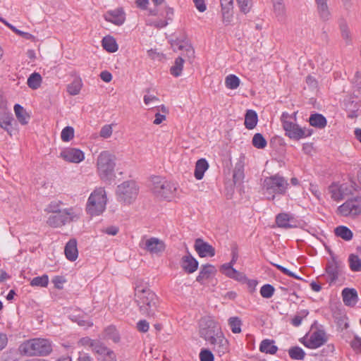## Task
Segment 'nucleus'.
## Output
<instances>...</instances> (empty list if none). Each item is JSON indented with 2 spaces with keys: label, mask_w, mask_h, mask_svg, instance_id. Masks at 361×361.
<instances>
[{
  "label": "nucleus",
  "mask_w": 361,
  "mask_h": 361,
  "mask_svg": "<svg viewBox=\"0 0 361 361\" xmlns=\"http://www.w3.org/2000/svg\"><path fill=\"white\" fill-rule=\"evenodd\" d=\"M200 336L213 345L217 353L224 354L228 350V341L218 324L210 317L202 318L200 322Z\"/></svg>",
  "instance_id": "f257e3e1"
},
{
  "label": "nucleus",
  "mask_w": 361,
  "mask_h": 361,
  "mask_svg": "<svg viewBox=\"0 0 361 361\" xmlns=\"http://www.w3.org/2000/svg\"><path fill=\"white\" fill-rule=\"evenodd\" d=\"M135 300L142 314L153 317L156 316L159 299L149 288L137 286L135 288Z\"/></svg>",
  "instance_id": "f03ea898"
},
{
  "label": "nucleus",
  "mask_w": 361,
  "mask_h": 361,
  "mask_svg": "<svg viewBox=\"0 0 361 361\" xmlns=\"http://www.w3.org/2000/svg\"><path fill=\"white\" fill-rule=\"evenodd\" d=\"M21 354L27 356H47L52 351L51 341L45 338H32L22 343L19 346Z\"/></svg>",
  "instance_id": "7ed1b4c3"
},
{
  "label": "nucleus",
  "mask_w": 361,
  "mask_h": 361,
  "mask_svg": "<svg viewBox=\"0 0 361 361\" xmlns=\"http://www.w3.org/2000/svg\"><path fill=\"white\" fill-rule=\"evenodd\" d=\"M288 183L287 180L279 174L267 177L263 182L262 190L269 200H274L276 195L286 193Z\"/></svg>",
  "instance_id": "20e7f679"
},
{
  "label": "nucleus",
  "mask_w": 361,
  "mask_h": 361,
  "mask_svg": "<svg viewBox=\"0 0 361 361\" xmlns=\"http://www.w3.org/2000/svg\"><path fill=\"white\" fill-rule=\"evenodd\" d=\"M292 118L294 119V121L296 120V113H294L293 115H289L288 113H283L281 116L282 126L286 136L290 139L299 140L301 138L312 135V130L300 128L298 124L290 121Z\"/></svg>",
  "instance_id": "39448f33"
},
{
  "label": "nucleus",
  "mask_w": 361,
  "mask_h": 361,
  "mask_svg": "<svg viewBox=\"0 0 361 361\" xmlns=\"http://www.w3.org/2000/svg\"><path fill=\"white\" fill-rule=\"evenodd\" d=\"M115 158L109 152L104 151L97 157V166L100 178L104 181L111 180L114 177Z\"/></svg>",
  "instance_id": "423d86ee"
},
{
  "label": "nucleus",
  "mask_w": 361,
  "mask_h": 361,
  "mask_svg": "<svg viewBox=\"0 0 361 361\" xmlns=\"http://www.w3.org/2000/svg\"><path fill=\"white\" fill-rule=\"evenodd\" d=\"M53 205L49 204L47 210L51 212L47 223L49 226L54 228L61 227L67 223L76 221L78 219L77 214L73 212V209H65L63 210L52 208Z\"/></svg>",
  "instance_id": "0eeeda50"
},
{
  "label": "nucleus",
  "mask_w": 361,
  "mask_h": 361,
  "mask_svg": "<svg viewBox=\"0 0 361 361\" xmlns=\"http://www.w3.org/2000/svg\"><path fill=\"white\" fill-rule=\"evenodd\" d=\"M139 188L133 180H126L118 185L116 188V195L117 200L125 204H130L137 198Z\"/></svg>",
  "instance_id": "6e6552de"
},
{
  "label": "nucleus",
  "mask_w": 361,
  "mask_h": 361,
  "mask_svg": "<svg viewBox=\"0 0 361 361\" xmlns=\"http://www.w3.org/2000/svg\"><path fill=\"white\" fill-rule=\"evenodd\" d=\"M106 195L104 188L95 189L89 197L87 203V211L90 215H99L102 214L106 204Z\"/></svg>",
  "instance_id": "1a4fd4ad"
},
{
  "label": "nucleus",
  "mask_w": 361,
  "mask_h": 361,
  "mask_svg": "<svg viewBox=\"0 0 361 361\" xmlns=\"http://www.w3.org/2000/svg\"><path fill=\"white\" fill-rule=\"evenodd\" d=\"M150 189L153 194L159 199H169L176 190L174 184L160 176L152 177Z\"/></svg>",
  "instance_id": "9d476101"
},
{
  "label": "nucleus",
  "mask_w": 361,
  "mask_h": 361,
  "mask_svg": "<svg viewBox=\"0 0 361 361\" xmlns=\"http://www.w3.org/2000/svg\"><path fill=\"white\" fill-rule=\"evenodd\" d=\"M140 247L151 255H159L166 249V244L164 240L156 238H142L140 242Z\"/></svg>",
  "instance_id": "9b49d317"
},
{
  "label": "nucleus",
  "mask_w": 361,
  "mask_h": 361,
  "mask_svg": "<svg viewBox=\"0 0 361 361\" xmlns=\"http://www.w3.org/2000/svg\"><path fill=\"white\" fill-rule=\"evenodd\" d=\"M327 340L328 336L325 331L317 329L310 335L309 338L304 337L300 342L308 348L316 349L326 343Z\"/></svg>",
  "instance_id": "f8f14e48"
},
{
  "label": "nucleus",
  "mask_w": 361,
  "mask_h": 361,
  "mask_svg": "<svg viewBox=\"0 0 361 361\" xmlns=\"http://www.w3.org/2000/svg\"><path fill=\"white\" fill-rule=\"evenodd\" d=\"M339 214L344 216H355L361 214V197L350 199L338 207Z\"/></svg>",
  "instance_id": "ddd939ff"
},
{
  "label": "nucleus",
  "mask_w": 361,
  "mask_h": 361,
  "mask_svg": "<svg viewBox=\"0 0 361 361\" xmlns=\"http://www.w3.org/2000/svg\"><path fill=\"white\" fill-rule=\"evenodd\" d=\"M92 351L97 356L98 360L116 361L115 353L99 340L97 341L95 345H92Z\"/></svg>",
  "instance_id": "4468645a"
},
{
  "label": "nucleus",
  "mask_w": 361,
  "mask_h": 361,
  "mask_svg": "<svg viewBox=\"0 0 361 361\" xmlns=\"http://www.w3.org/2000/svg\"><path fill=\"white\" fill-rule=\"evenodd\" d=\"M103 17L105 20L118 26L123 25L126 20V13L122 8L108 11Z\"/></svg>",
  "instance_id": "2eb2a0df"
},
{
  "label": "nucleus",
  "mask_w": 361,
  "mask_h": 361,
  "mask_svg": "<svg viewBox=\"0 0 361 361\" xmlns=\"http://www.w3.org/2000/svg\"><path fill=\"white\" fill-rule=\"evenodd\" d=\"M194 247L200 257H214L215 255V249L201 238L195 240Z\"/></svg>",
  "instance_id": "dca6fc26"
},
{
  "label": "nucleus",
  "mask_w": 361,
  "mask_h": 361,
  "mask_svg": "<svg viewBox=\"0 0 361 361\" xmlns=\"http://www.w3.org/2000/svg\"><path fill=\"white\" fill-rule=\"evenodd\" d=\"M61 157L71 163H80L85 159L84 153L76 148H67L61 152Z\"/></svg>",
  "instance_id": "f3484780"
},
{
  "label": "nucleus",
  "mask_w": 361,
  "mask_h": 361,
  "mask_svg": "<svg viewBox=\"0 0 361 361\" xmlns=\"http://www.w3.org/2000/svg\"><path fill=\"white\" fill-rule=\"evenodd\" d=\"M199 263L197 259L188 251L187 255L180 259L181 268L188 274L194 273L198 268Z\"/></svg>",
  "instance_id": "a211bd4d"
},
{
  "label": "nucleus",
  "mask_w": 361,
  "mask_h": 361,
  "mask_svg": "<svg viewBox=\"0 0 361 361\" xmlns=\"http://www.w3.org/2000/svg\"><path fill=\"white\" fill-rule=\"evenodd\" d=\"M221 271L226 276L234 279L240 282L247 281V278L243 273H241L233 267L231 264H224L221 268Z\"/></svg>",
  "instance_id": "6ab92c4d"
},
{
  "label": "nucleus",
  "mask_w": 361,
  "mask_h": 361,
  "mask_svg": "<svg viewBox=\"0 0 361 361\" xmlns=\"http://www.w3.org/2000/svg\"><path fill=\"white\" fill-rule=\"evenodd\" d=\"M341 294L343 301L347 306H354L358 300L357 293L355 288H345Z\"/></svg>",
  "instance_id": "aec40b11"
},
{
  "label": "nucleus",
  "mask_w": 361,
  "mask_h": 361,
  "mask_svg": "<svg viewBox=\"0 0 361 361\" xmlns=\"http://www.w3.org/2000/svg\"><path fill=\"white\" fill-rule=\"evenodd\" d=\"M342 268L341 263L333 259L329 262L326 267V273L330 277V282H334L337 280L341 269Z\"/></svg>",
  "instance_id": "412c9836"
},
{
  "label": "nucleus",
  "mask_w": 361,
  "mask_h": 361,
  "mask_svg": "<svg viewBox=\"0 0 361 361\" xmlns=\"http://www.w3.org/2000/svg\"><path fill=\"white\" fill-rule=\"evenodd\" d=\"M64 252L66 258L71 262L76 260L78 256L77 248V240L75 238L71 239L66 245Z\"/></svg>",
  "instance_id": "4be33fe9"
},
{
  "label": "nucleus",
  "mask_w": 361,
  "mask_h": 361,
  "mask_svg": "<svg viewBox=\"0 0 361 361\" xmlns=\"http://www.w3.org/2000/svg\"><path fill=\"white\" fill-rule=\"evenodd\" d=\"M317 10L320 19L323 21L329 20L331 14L327 4V0H315Z\"/></svg>",
  "instance_id": "5701e85b"
},
{
  "label": "nucleus",
  "mask_w": 361,
  "mask_h": 361,
  "mask_svg": "<svg viewBox=\"0 0 361 361\" xmlns=\"http://www.w3.org/2000/svg\"><path fill=\"white\" fill-rule=\"evenodd\" d=\"M258 116L255 111L249 109L246 111L245 116L244 125L248 130H252L255 128L257 124Z\"/></svg>",
  "instance_id": "b1692460"
},
{
  "label": "nucleus",
  "mask_w": 361,
  "mask_h": 361,
  "mask_svg": "<svg viewBox=\"0 0 361 361\" xmlns=\"http://www.w3.org/2000/svg\"><path fill=\"white\" fill-rule=\"evenodd\" d=\"M214 272H216V269L214 266L209 264L202 265L196 281L201 282L203 280L208 279Z\"/></svg>",
  "instance_id": "393cba45"
},
{
  "label": "nucleus",
  "mask_w": 361,
  "mask_h": 361,
  "mask_svg": "<svg viewBox=\"0 0 361 361\" xmlns=\"http://www.w3.org/2000/svg\"><path fill=\"white\" fill-rule=\"evenodd\" d=\"M102 45L106 51L110 53L116 52L118 48L116 39L110 35H107L102 39Z\"/></svg>",
  "instance_id": "a878e982"
},
{
  "label": "nucleus",
  "mask_w": 361,
  "mask_h": 361,
  "mask_svg": "<svg viewBox=\"0 0 361 361\" xmlns=\"http://www.w3.org/2000/svg\"><path fill=\"white\" fill-rule=\"evenodd\" d=\"M310 124L317 128H324L327 123L326 118L320 114H312L309 118Z\"/></svg>",
  "instance_id": "bb28decb"
},
{
  "label": "nucleus",
  "mask_w": 361,
  "mask_h": 361,
  "mask_svg": "<svg viewBox=\"0 0 361 361\" xmlns=\"http://www.w3.org/2000/svg\"><path fill=\"white\" fill-rule=\"evenodd\" d=\"M209 164L205 159H200L197 160L195 169V177L196 179L201 180L203 178L204 173L207 170Z\"/></svg>",
  "instance_id": "cd10ccee"
},
{
  "label": "nucleus",
  "mask_w": 361,
  "mask_h": 361,
  "mask_svg": "<svg viewBox=\"0 0 361 361\" xmlns=\"http://www.w3.org/2000/svg\"><path fill=\"white\" fill-rule=\"evenodd\" d=\"M14 111L18 121L21 124L25 125L28 123L30 116L27 114L21 105L16 104L14 106Z\"/></svg>",
  "instance_id": "c85d7f7f"
},
{
  "label": "nucleus",
  "mask_w": 361,
  "mask_h": 361,
  "mask_svg": "<svg viewBox=\"0 0 361 361\" xmlns=\"http://www.w3.org/2000/svg\"><path fill=\"white\" fill-rule=\"evenodd\" d=\"M82 87V82L80 78H77L72 82L68 85L67 92L69 94L75 96L80 93Z\"/></svg>",
  "instance_id": "c756f323"
},
{
  "label": "nucleus",
  "mask_w": 361,
  "mask_h": 361,
  "mask_svg": "<svg viewBox=\"0 0 361 361\" xmlns=\"http://www.w3.org/2000/svg\"><path fill=\"white\" fill-rule=\"evenodd\" d=\"M273 343L274 341H270L269 339L262 341L259 346L260 351L262 353L274 355L276 353L278 348Z\"/></svg>",
  "instance_id": "7c9ffc66"
},
{
  "label": "nucleus",
  "mask_w": 361,
  "mask_h": 361,
  "mask_svg": "<svg viewBox=\"0 0 361 361\" xmlns=\"http://www.w3.org/2000/svg\"><path fill=\"white\" fill-rule=\"evenodd\" d=\"M335 234L345 240H350L353 238V232L345 226H339L335 228Z\"/></svg>",
  "instance_id": "2f4dec72"
},
{
  "label": "nucleus",
  "mask_w": 361,
  "mask_h": 361,
  "mask_svg": "<svg viewBox=\"0 0 361 361\" xmlns=\"http://www.w3.org/2000/svg\"><path fill=\"white\" fill-rule=\"evenodd\" d=\"M274 12L279 20H282L286 16V6L283 1H277L273 2Z\"/></svg>",
  "instance_id": "473e14b6"
},
{
  "label": "nucleus",
  "mask_w": 361,
  "mask_h": 361,
  "mask_svg": "<svg viewBox=\"0 0 361 361\" xmlns=\"http://www.w3.org/2000/svg\"><path fill=\"white\" fill-rule=\"evenodd\" d=\"M42 78L38 73H32L27 78V84L32 90H37L41 85Z\"/></svg>",
  "instance_id": "72a5a7b5"
},
{
  "label": "nucleus",
  "mask_w": 361,
  "mask_h": 361,
  "mask_svg": "<svg viewBox=\"0 0 361 361\" xmlns=\"http://www.w3.org/2000/svg\"><path fill=\"white\" fill-rule=\"evenodd\" d=\"M221 14L224 23L228 25L233 18V6H231L227 3L226 5L224 3L223 6H221Z\"/></svg>",
  "instance_id": "f704fd0d"
},
{
  "label": "nucleus",
  "mask_w": 361,
  "mask_h": 361,
  "mask_svg": "<svg viewBox=\"0 0 361 361\" xmlns=\"http://www.w3.org/2000/svg\"><path fill=\"white\" fill-rule=\"evenodd\" d=\"M339 27L341 30L342 38L345 41L346 44H350L351 42V33L348 28V24L344 19L340 20Z\"/></svg>",
  "instance_id": "c9c22d12"
},
{
  "label": "nucleus",
  "mask_w": 361,
  "mask_h": 361,
  "mask_svg": "<svg viewBox=\"0 0 361 361\" xmlns=\"http://www.w3.org/2000/svg\"><path fill=\"white\" fill-rule=\"evenodd\" d=\"M350 269L355 272L361 271V259L358 255L350 254L348 257Z\"/></svg>",
  "instance_id": "e433bc0d"
},
{
  "label": "nucleus",
  "mask_w": 361,
  "mask_h": 361,
  "mask_svg": "<svg viewBox=\"0 0 361 361\" xmlns=\"http://www.w3.org/2000/svg\"><path fill=\"white\" fill-rule=\"evenodd\" d=\"M184 63V59L182 58V56L178 57L175 60L174 65L171 66L170 71L171 75H173L175 77H178L181 75Z\"/></svg>",
  "instance_id": "4c0bfd02"
},
{
  "label": "nucleus",
  "mask_w": 361,
  "mask_h": 361,
  "mask_svg": "<svg viewBox=\"0 0 361 361\" xmlns=\"http://www.w3.org/2000/svg\"><path fill=\"white\" fill-rule=\"evenodd\" d=\"M289 215L285 213L279 214L276 217V223L281 228H292L293 226L289 224Z\"/></svg>",
  "instance_id": "58836bf2"
},
{
  "label": "nucleus",
  "mask_w": 361,
  "mask_h": 361,
  "mask_svg": "<svg viewBox=\"0 0 361 361\" xmlns=\"http://www.w3.org/2000/svg\"><path fill=\"white\" fill-rule=\"evenodd\" d=\"M252 144L257 149H264L266 147L267 142L261 133H257L254 135L252 140Z\"/></svg>",
  "instance_id": "ea45409f"
},
{
  "label": "nucleus",
  "mask_w": 361,
  "mask_h": 361,
  "mask_svg": "<svg viewBox=\"0 0 361 361\" xmlns=\"http://www.w3.org/2000/svg\"><path fill=\"white\" fill-rule=\"evenodd\" d=\"M288 354H289V356L293 360H302L304 359V357L305 356V353L304 352V350L298 346H295V347L290 348L288 350Z\"/></svg>",
  "instance_id": "a19ab883"
},
{
  "label": "nucleus",
  "mask_w": 361,
  "mask_h": 361,
  "mask_svg": "<svg viewBox=\"0 0 361 361\" xmlns=\"http://www.w3.org/2000/svg\"><path fill=\"white\" fill-rule=\"evenodd\" d=\"M226 86L231 90H235L240 85V79L235 75L231 74L225 79Z\"/></svg>",
  "instance_id": "79ce46f5"
},
{
  "label": "nucleus",
  "mask_w": 361,
  "mask_h": 361,
  "mask_svg": "<svg viewBox=\"0 0 361 361\" xmlns=\"http://www.w3.org/2000/svg\"><path fill=\"white\" fill-rule=\"evenodd\" d=\"M228 324L231 331L234 334H239L241 332V320L237 317H231L228 319Z\"/></svg>",
  "instance_id": "37998d69"
},
{
  "label": "nucleus",
  "mask_w": 361,
  "mask_h": 361,
  "mask_svg": "<svg viewBox=\"0 0 361 361\" xmlns=\"http://www.w3.org/2000/svg\"><path fill=\"white\" fill-rule=\"evenodd\" d=\"M49 283L47 275H42V276H37L32 279L30 282L32 286L47 287Z\"/></svg>",
  "instance_id": "c03bdc74"
},
{
  "label": "nucleus",
  "mask_w": 361,
  "mask_h": 361,
  "mask_svg": "<svg viewBox=\"0 0 361 361\" xmlns=\"http://www.w3.org/2000/svg\"><path fill=\"white\" fill-rule=\"evenodd\" d=\"M184 50L185 51V56H187L189 59H192L194 57L195 51L192 48V47L190 44H188L186 43H180L179 44H177V49L175 47L174 50Z\"/></svg>",
  "instance_id": "a18cd8bd"
},
{
  "label": "nucleus",
  "mask_w": 361,
  "mask_h": 361,
  "mask_svg": "<svg viewBox=\"0 0 361 361\" xmlns=\"http://www.w3.org/2000/svg\"><path fill=\"white\" fill-rule=\"evenodd\" d=\"M74 137V129L73 127L66 126L65 127L61 133V140L63 142H69Z\"/></svg>",
  "instance_id": "49530a36"
},
{
  "label": "nucleus",
  "mask_w": 361,
  "mask_h": 361,
  "mask_svg": "<svg viewBox=\"0 0 361 361\" xmlns=\"http://www.w3.org/2000/svg\"><path fill=\"white\" fill-rule=\"evenodd\" d=\"M274 288L270 284H265L260 289V294L264 298H270L274 293Z\"/></svg>",
  "instance_id": "de8ad7c7"
},
{
  "label": "nucleus",
  "mask_w": 361,
  "mask_h": 361,
  "mask_svg": "<svg viewBox=\"0 0 361 361\" xmlns=\"http://www.w3.org/2000/svg\"><path fill=\"white\" fill-rule=\"evenodd\" d=\"M105 331L108 338L112 340L114 343H118L120 341V336L114 327L109 326L105 330Z\"/></svg>",
  "instance_id": "09e8293b"
},
{
  "label": "nucleus",
  "mask_w": 361,
  "mask_h": 361,
  "mask_svg": "<svg viewBox=\"0 0 361 361\" xmlns=\"http://www.w3.org/2000/svg\"><path fill=\"white\" fill-rule=\"evenodd\" d=\"M330 192L331 193V197L335 200H342V195L340 192L339 185H331L329 187Z\"/></svg>",
  "instance_id": "8fccbe9b"
},
{
  "label": "nucleus",
  "mask_w": 361,
  "mask_h": 361,
  "mask_svg": "<svg viewBox=\"0 0 361 361\" xmlns=\"http://www.w3.org/2000/svg\"><path fill=\"white\" fill-rule=\"evenodd\" d=\"M240 11L247 13L250 11L252 6L251 0H237Z\"/></svg>",
  "instance_id": "3c124183"
},
{
  "label": "nucleus",
  "mask_w": 361,
  "mask_h": 361,
  "mask_svg": "<svg viewBox=\"0 0 361 361\" xmlns=\"http://www.w3.org/2000/svg\"><path fill=\"white\" fill-rule=\"evenodd\" d=\"M11 30L12 31H13L16 34L18 35L19 36H20L26 39H29L31 41L35 40V37L34 35H32V34L28 33V32H23V31L17 29L14 26H11Z\"/></svg>",
  "instance_id": "603ef678"
},
{
  "label": "nucleus",
  "mask_w": 361,
  "mask_h": 361,
  "mask_svg": "<svg viewBox=\"0 0 361 361\" xmlns=\"http://www.w3.org/2000/svg\"><path fill=\"white\" fill-rule=\"evenodd\" d=\"M243 166L240 165L235 166L233 175L234 182L236 183L237 181L241 180L243 178Z\"/></svg>",
  "instance_id": "864d4df0"
},
{
  "label": "nucleus",
  "mask_w": 361,
  "mask_h": 361,
  "mask_svg": "<svg viewBox=\"0 0 361 361\" xmlns=\"http://www.w3.org/2000/svg\"><path fill=\"white\" fill-rule=\"evenodd\" d=\"M200 361H214V355L212 352L207 349H203L200 353Z\"/></svg>",
  "instance_id": "5fc2aeb1"
},
{
  "label": "nucleus",
  "mask_w": 361,
  "mask_h": 361,
  "mask_svg": "<svg viewBox=\"0 0 361 361\" xmlns=\"http://www.w3.org/2000/svg\"><path fill=\"white\" fill-rule=\"evenodd\" d=\"M340 192L342 195V199H343L345 196L351 194L353 192V186L348 185V183H343L339 185Z\"/></svg>",
  "instance_id": "6e6d98bb"
},
{
  "label": "nucleus",
  "mask_w": 361,
  "mask_h": 361,
  "mask_svg": "<svg viewBox=\"0 0 361 361\" xmlns=\"http://www.w3.org/2000/svg\"><path fill=\"white\" fill-rule=\"evenodd\" d=\"M112 131L111 125H105L100 130V136L104 138H108L111 135Z\"/></svg>",
  "instance_id": "4d7b16f0"
},
{
  "label": "nucleus",
  "mask_w": 361,
  "mask_h": 361,
  "mask_svg": "<svg viewBox=\"0 0 361 361\" xmlns=\"http://www.w3.org/2000/svg\"><path fill=\"white\" fill-rule=\"evenodd\" d=\"M273 265L275 266L279 270H280L284 274L289 276L290 277L295 278V279H300V278L299 276H296L293 272L289 271L286 267H284L281 265L277 264H273Z\"/></svg>",
  "instance_id": "13d9d810"
},
{
  "label": "nucleus",
  "mask_w": 361,
  "mask_h": 361,
  "mask_svg": "<svg viewBox=\"0 0 361 361\" xmlns=\"http://www.w3.org/2000/svg\"><path fill=\"white\" fill-rule=\"evenodd\" d=\"M119 228L115 226H110L102 228V231L110 235H116L118 233Z\"/></svg>",
  "instance_id": "bf43d9fd"
},
{
  "label": "nucleus",
  "mask_w": 361,
  "mask_h": 361,
  "mask_svg": "<svg viewBox=\"0 0 361 361\" xmlns=\"http://www.w3.org/2000/svg\"><path fill=\"white\" fill-rule=\"evenodd\" d=\"M11 120H12V118L11 117H6L5 119L4 120H0V126L2 128H4V130H6L8 133L10 132V129H11Z\"/></svg>",
  "instance_id": "052dcab7"
},
{
  "label": "nucleus",
  "mask_w": 361,
  "mask_h": 361,
  "mask_svg": "<svg viewBox=\"0 0 361 361\" xmlns=\"http://www.w3.org/2000/svg\"><path fill=\"white\" fill-rule=\"evenodd\" d=\"M98 340H93L89 338H82L80 340V343L85 346H88L91 350L92 349V345H95Z\"/></svg>",
  "instance_id": "680f3d73"
},
{
  "label": "nucleus",
  "mask_w": 361,
  "mask_h": 361,
  "mask_svg": "<svg viewBox=\"0 0 361 361\" xmlns=\"http://www.w3.org/2000/svg\"><path fill=\"white\" fill-rule=\"evenodd\" d=\"M137 329L143 333H145L149 329V323L146 320H140L137 324Z\"/></svg>",
  "instance_id": "e2e57ef3"
},
{
  "label": "nucleus",
  "mask_w": 361,
  "mask_h": 361,
  "mask_svg": "<svg viewBox=\"0 0 361 361\" xmlns=\"http://www.w3.org/2000/svg\"><path fill=\"white\" fill-rule=\"evenodd\" d=\"M351 346L355 350L361 353V338L355 336L351 342Z\"/></svg>",
  "instance_id": "0e129e2a"
},
{
  "label": "nucleus",
  "mask_w": 361,
  "mask_h": 361,
  "mask_svg": "<svg viewBox=\"0 0 361 361\" xmlns=\"http://www.w3.org/2000/svg\"><path fill=\"white\" fill-rule=\"evenodd\" d=\"M195 7L200 12H204L207 9L204 0H192Z\"/></svg>",
  "instance_id": "69168bd1"
},
{
  "label": "nucleus",
  "mask_w": 361,
  "mask_h": 361,
  "mask_svg": "<svg viewBox=\"0 0 361 361\" xmlns=\"http://www.w3.org/2000/svg\"><path fill=\"white\" fill-rule=\"evenodd\" d=\"M100 78L103 81L109 82L112 80V75L109 71H104L100 73Z\"/></svg>",
  "instance_id": "338daca9"
},
{
  "label": "nucleus",
  "mask_w": 361,
  "mask_h": 361,
  "mask_svg": "<svg viewBox=\"0 0 361 361\" xmlns=\"http://www.w3.org/2000/svg\"><path fill=\"white\" fill-rule=\"evenodd\" d=\"M78 361H93V358L87 353H79Z\"/></svg>",
  "instance_id": "774afa93"
}]
</instances>
